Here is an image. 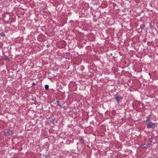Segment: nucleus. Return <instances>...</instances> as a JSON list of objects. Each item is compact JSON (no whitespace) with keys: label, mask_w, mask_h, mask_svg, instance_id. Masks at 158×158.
Here are the masks:
<instances>
[{"label":"nucleus","mask_w":158,"mask_h":158,"mask_svg":"<svg viewBox=\"0 0 158 158\" xmlns=\"http://www.w3.org/2000/svg\"><path fill=\"white\" fill-rule=\"evenodd\" d=\"M146 125L147 126V128L148 129H153L157 126V124L155 123H153L150 120L149 118H148L146 120Z\"/></svg>","instance_id":"nucleus-1"},{"label":"nucleus","mask_w":158,"mask_h":158,"mask_svg":"<svg viewBox=\"0 0 158 158\" xmlns=\"http://www.w3.org/2000/svg\"><path fill=\"white\" fill-rule=\"evenodd\" d=\"M4 134L6 136H8L11 135L12 134V131H10V130H8L4 132Z\"/></svg>","instance_id":"nucleus-2"},{"label":"nucleus","mask_w":158,"mask_h":158,"mask_svg":"<svg viewBox=\"0 0 158 158\" xmlns=\"http://www.w3.org/2000/svg\"><path fill=\"white\" fill-rule=\"evenodd\" d=\"M114 97L116 99L118 103H119L120 100L122 99L121 98L119 97L118 94H115L114 95Z\"/></svg>","instance_id":"nucleus-3"},{"label":"nucleus","mask_w":158,"mask_h":158,"mask_svg":"<svg viewBox=\"0 0 158 158\" xmlns=\"http://www.w3.org/2000/svg\"><path fill=\"white\" fill-rule=\"evenodd\" d=\"M143 146H144L143 148L145 149H147L149 147V144L148 143L147 144H144L143 145Z\"/></svg>","instance_id":"nucleus-4"},{"label":"nucleus","mask_w":158,"mask_h":158,"mask_svg":"<svg viewBox=\"0 0 158 158\" xmlns=\"http://www.w3.org/2000/svg\"><path fill=\"white\" fill-rule=\"evenodd\" d=\"M79 141L81 143V144H83L84 143V139L82 138H81L80 139Z\"/></svg>","instance_id":"nucleus-5"},{"label":"nucleus","mask_w":158,"mask_h":158,"mask_svg":"<svg viewBox=\"0 0 158 158\" xmlns=\"http://www.w3.org/2000/svg\"><path fill=\"white\" fill-rule=\"evenodd\" d=\"M45 89L46 90H48L49 88V85H46L44 86Z\"/></svg>","instance_id":"nucleus-6"},{"label":"nucleus","mask_w":158,"mask_h":158,"mask_svg":"<svg viewBox=\"0 0 158 158\" xmlns=\"http://www.w3.org/2000/svg\"><path fill=\"white\" fill-rule=\"evenodd\" d=\"M56 102L57 103V104L60 107H62V106L61 105H60V102L59 101H56Z\"/></svg>","instance_id":"nucleus-7"},{"label":"nucleus","mask_w":158,"mask_h":158,"mask_svg":"<svg viewBox=\"0 0 158 158\" xmlns=\"http://www.w3.org/2000/svg\"><path fill=\"white\" fill-rule=\"evenodd\" d=\"M0 35L1 36H5V34H4V32H2L1 33V35Z\"/></svg>","instance_id":"nucleus-8"},{"label":"nucleus","mask_w":158,"mask_h":158,"mask_svg":"<svg viewBox=\"0 0 158 158\" xmlns=\"http://www.w3.org/2000/svg\"><path fill=\"white\" fill-rule=\"evenodd\" d=\"M153 140V139L152 138H151L149 139V141L150 142L152 143V141Z\"/></svg>","instance_id":"nucleus-9"},{"label":"nucleus","mask_w":158,"mask_h":158,"mask_svg":"<svg viewBox=\"0 0 158 158\" xmlns=\"http://www.w3.org/2000/svg\"><path fill=\"white\" fill-rule=\"evenodd\" d=\"M144 26H143V27L142 25H141L140 26V28H139V30H140V29H141L142 30H143V27H144Z\"/></svg>","instance_id":"nucleus-10"},{"label":"nucleus","mask_w":158,"mask_h":158,"mask_svg":"<svg viewBox=\"0 0 158 158\" xmlns=\"http://www.w3.org/2000/svg\"><path fill=\"white\" fill-rule=\"evenodd\" d=\"M32 85H33V86H34L35 85H36V83H34V82H33L32 83Z\"/></svg>","instance_id":"nucleus-11"},{"label":"nucleus","mask_w":158,"mask_h":158,"mask_svg":"<svg viewBox=\"0 0 158 158\" xmlns=\"http://www.w3.org/2000/svg\"><path fill=\"white\" fill-rule=\"evenodd\" d=\"M148 74H149V75L150 76V73H149Z\"/></svg>","instance_id":"nucleus-12"}]
</instances>
